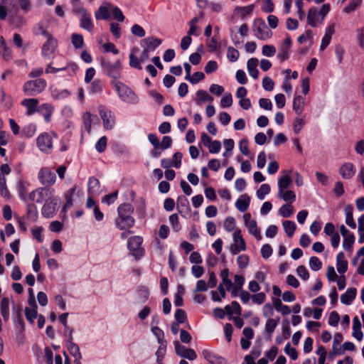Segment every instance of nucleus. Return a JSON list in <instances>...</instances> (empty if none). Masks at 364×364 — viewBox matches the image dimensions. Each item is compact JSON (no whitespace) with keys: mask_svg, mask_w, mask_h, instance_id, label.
I'll use <instances>...</instances> for the list:
<instances>
[{"mask_svg":"<svg viewBox=\"0 0 364 364\" xmlns=\"http://www.w3.org/2000/svg\"><path fill=\"white\" fill-rule=\"evenodd\" d=\"M134 207L129 203H122L117 208V217L115 219V226L122 230H127L132 228L135 224V220L132 217Z\"/></svg>","mask_w":364,"mask_h":364,"instance_id":"1","label":"nucleus"},{"mask_svg":"<svg viewBox=\"0 0 364 364\" xmlns=\"http://www.w3.org/2000/svg\"><path fill=\"white\" fill-rule=\"evenodd\" d=\"M278 198L282 199L283 200L288 203H293L296 200V194L294 191L291 190H284L282 191V193H277Z\"/></svg>","mask_w":364,"mask_h":364,"instance_id":"41","label":"nucleus"},{"mask_svg":"<svg viewBox=\"0 0 364 364\" xmlns=\"http://www.w3.org/2000/svg\"><path fill=\"white\" fill-rule=\"evenodd\" d=\"M80 28L92 33L94 29V23L92 19L91 14L88 12L80 16Z\"/></svg>","mask_w":364,"mask_h":364,"instance_id":"22","label":"nucleus"},{"mask_svg":"<svg viewBox=\"0 0 364 364\" xmlns=\"http://www.w3.org/2000/svg\"><path fill=\"white\" fill-rule=\"evenodd\" d=\"M363 0H351L348 6H345L343 11L350 14L355 11L362 4Z\"/></svg>","mask_w":364,"mask_h":364,"instance_id":"56","label":"nucleus"},{"mask_svg":"<svg viewBox=\"0 0 364 364\" xmlns=\"http://www.w3.org/2000/svg\"><path fill=\"white\" fill-rule=\"evenodd\" d=\"M282 225L287 236L291 237L296 228V223L291 220H284L283 221Z\"/></svg>","mask_w":364,"mask_h":364,"instance_id":"45","label":"nucleus"},{"mask_svg":"<svg viewBox=\"0 0 364 364\" xmlns=\"http://www.w3.org/2000/svg\"><path fill=\"white\" fill-rule=\"evenodd\" d=\"M10 303L11 300L8 297L2 298L0 303L1 314L5 322H7L10 318Z\"/></svg>","mask_w":364,"mask_h":364,"instance_id":"24","label":"nucleus"},{"mask_svg":"<svg viewBox=\"0 0 364 364\" xmlns=\"http://www.w3.org/2000/svg\"><path fill=\"white\" fill-rule=\"evenodd\" d=\"M104 53H112L114 55L119 53V50L115 47L112 43H102V41L99 42Z\"/></svg>","mask_w":364,"mask_h":364,"instance_id":"50","label":"nucleus"},{"mask_svg":"<svg viewBox=\"0 0 364 364\" xmlns=\"http://www.w3.org/2000/svg\"><path fill=\"white\" fill-rule=\"evenodd\" d=\"M134 205L136 207V210L137 213L141 217H144L146 215V203L145 200L143 198H139L134 200Z\"/></svg>","mask_w":364,"mask_h":364,"instance_id":"47","label":"nucleus"},{"mask_svg":"<svg viewBox=\"0 0 364 364\" xmlns=\"http://www.w3.org/2000/svg\"><path fill=\"white\" fill-rule=\"evenodd\" d=\"M174 345L176 353L181 357L190 360H193L197 358L196 353L193 349L181 345L178 341L175 342Z\"/></svg>","mask_w":364,"mask_h":364,"instance_id":"15","label":"nucleus"},{"mask_svg":"<svg viewBox=\"0 0 364 364\" xmlns=\"http://www.w3.org/2000/svg\"><path fill=\"white\" fill-rule=\"evenodd\" d=\"M356 37L358 45L360 48H364V26L359 27L356 29Z\"/></svg>","mask_w":364,"mask_h":364,"instance_id":"64","label":"nucleus"},{"mask_svg":"<svg viewBox=\"0 0 364 364\" xmlns=\"http://www.w3.org/2000/svg\"><path fill=\"white\" fill-rule=\"evenodd\" d=\"M99 114L103 122L105 129L107 130L112 129L115 125L114 114L111 110L102 106L99 107Z\"/></svg>","mask_w":364,"mask_h":364,"instance_id":"9","label":"nucleus"},{"mask_svg":"<svg viewBox=\"0 0 364 364\" xmlns=\"http://www.w3.org/2000/svg\"><path fill=\"white\" fill-rule=\"evenodd\" d=\"M246 227L248 228L250 234L252 235L257 240L262 239L260 230L257 227L256 220H252L251 223Z\"/></svg>","mask_w":364,"mask_h":364,"instance_id":"46","label":"nucleus"},{"mask_svg":"<svg viewBox=\"0 0 364 364\" xmlns=\"http://www.w3.org/2000/svg\"><path fill=\"white\" fill-rule=\"evenodd\" d=\"M250 198L247 194L242 195L235 202L236 208L240 212H245L249 208Z\"/></svg>","mask_w":364,"mask_h":364,"instance_id":"28","label":"nucleus"},{"mask_svg":"<svg viewBox=\"0 0 364 364\" xmlns=\"http://www.w3.org/2000/svg\"><path fill=\"white\" fill-rule=\"evenodd\" d=\"M291 46V39L289 36H287L279 47L277 57L280 61L282 62L289 58Z\"/></svg>","mask_w":364,"mask_h":364,"instance_id":"14","label":"nucleus"},{"mask_svg":"<svg viewBox=\"0 0 364 364\" xmlns=\"http://www.w3.org/2000/svg\"><path fill=\"white\" fill-rule=\"evenodd\" d=\"M70 3L73 7V13L75 15L81 16L88 12L87 9L83 7L80 0H70Z\"/></svg>","mask_w":364,"mask_h":364,"instance_id":"44","label":"nucleus"},{"mask_svg":"<svg viewBox=\"0 0 364 364\" xmlns=\"http://www.w3.org/2000/svg\"><path fill=\"white\" fill-rule=\"evenodd\" d=\"M225 311L227 315L229 316V319H232V316L233 314H236L237 316L241 315V307L239 303L236 301H234L231 303L230 305H226L225 306Z\"/></svg>","mask_w":364,"mask_h":364,"instance_id":"35","label":"nucleus"},{"mask_svg":"<svg viewBox=\"0 0 364 364\" xmlns=\"http://www.w3.org/2000/svg\"><path fill=\"white\" fill-rule=\"evenodd\" d=\"M355 166L350 162L343 164L339 168L338 172L343 179L352 178L355 173Z\"/></svg>","mask_w":364,"mask_h":364,"instance_id":"17","label":"nucleus"},{"mask_svg":"<svg viewBox=\"0 0 364 364\" xmlns=\"http://www.w3.org/2000/svg\"><path fill=\"white\" fill-rule=\"evenodd\" d=\"M354 242H355L354 235L353 234L348 235V236H346V237H343V247L347 251H350L352 249V246L354 244Z\"/></svg>","mask_w":364,"mask_h":364,"instance_id":"60","label":"nucleus"},{"mask_svg":"<svg viewBox=\"0 0 364 364\" xmlns=\"http://www.w3.org/2000/svg\"><path fill=\"white\" fill-rule=\"evenodd\" d=\"M213 97L210 96L207 91L199 90L196 92V103L197 105L200 106L202 102H213Z\"/></svg>","mask_w":364,"mask_h":364,"instance_id":"39","label":"nucleus"},{"mask_svg":"<svg viewBox=\"0 0 364 364\" xmlns=\"http://www.w3.org/2000/svg\"><path fill=\"white\" fill-rule=\"evenodd\" d=\"M343 341V336L341 333H336L334 335L333 342V353L334 354H343V352L341 351V348H338V346L341 344Z\"/></svg>","mask_w":364,"mask_h":364,"instance_id":"48","label":"nucleus"},{"mask_svg":"<svg viewBox=\"0 0 364 364\" xmlns=\"http://www.w3.org/2000/svg\"><path fill=\"white\" fill-rule=\"evenodd\" d=\"M110 12L112 13L113 18L119 22H123L125 16H124L122 10L116 6L111 4Z\"/></svg>","mask_w":364,"mask_h":364,"instance_id":"54","label":"nucleus"},{"mask_svg":"<svg viewBox=\"0 0 364 364\" xmlns=\"http://www.w3.org/2000/svg\"><path fill=\"white\" fill-rule=\"evenodd\" d=\"M294 213V208L291 204L287 203L280 207L279 214L284 218L290 217Z\"/></svg>","mask_w":364,"mask_h":364,"instance_id":"52","label":"nucleus"},{"mask_svg":"<svg viewBox=\"0 0 364 364\" xmlns=\"http://www.w3.org/2000/svg\"><path fill=\"white\" fill-rule=\"evenodd\" d=\"M279 318H268L265 323L264 336L267 340H271L272 334L278 325Z\"/></svg>","mask_w":364,"mask_h":364,"instance_id":"23","label":"nucleus"},{"mask_svg":"<svg viewBox=\"0 0 364 364\" xmlns=\"http://www.w3.org/2000/svg\"><path fill=\"white\" fill-rule=\"evenodd\" d=\"M204 77H205V75H204L203 73H202V72H196L191 77L186 76L185 79L186 80H188L192 84H197L198 82H199L200 81L203 80Z\"/></svg>","mask_w":364,"mask_h":364,"instance_id":"61","label":"nucleus"},{"mask_svg":"<svg viewBox=\"0 0 364 364\" xmlns=\"http://www.w3.org/2000/svg\"><path fill=\"white\" fill-rule=\"evenodd\" d=\"M291 183L290 173L287 172L285 176H281L278 179V192L282 193L284 190H288Z\"/></svg>","mask_w":364,"mask_h":364,"instance_id":"31","label":"nucleus"},{"mask_svg":"<svg viewBox=\"0 0 364 364\" xmlns=\"http://www.w3.org/2000/svg\"><path fill=\"white\" fill-rule=\"evenodd\" d=\"M142 43L145 46V49L148 50L149 51H154L161 44L162 41L156 37L151 36L144 38L142 41Z\"/></svg>","mask_w":364,"mask_h":364,"instance_id":"26","label":"nucleus"},{"mask_svg":"<svg viewBox=\"0 0 364 364\" xmlns=\"http://www.w3.org/2000/svg\"><path fill=\"white\" fill-rule=\"evenodd\" d=\"M73 46L76 49L82 48L84 46V38L82 35L78 33H73L71 36Z\"/></svg>","mask_w":364,"mask_h":364,"instance_id":"51","label":"nucleus"},{"mask_svg":"<svg viewBox=\"0 0 364 364\" xmlns=\"http://www.w3.org/2000/svg\"><path fill=\"white\" fill-rule=\"evenodd\" d=\"M111 4L104 2L95 13L97 20H107L109 18Z\"/></svg>","mask_w":364,"mask_h":364,"instance_id":"20","label":"nucleus"},{"mask_svg":"<svg viewBox=\"0 0 364 364\" xmlns=\"http://www.w3.org/2000/svg\"><path fill=\"white\" fill-rule=\"evenodd\" d=\"M305 124L304 117H297L293 122V129L296 134H298Z\"/></svg>","mask_w":364,"mask_h":364,"instance_id":"55","label":"nucleus"},{"mask_svg":"<svg viewBox=\"0 0 364 364\" xmlns=\"http://www.w3.org/2000/svg\"><path fill=\"white\" fill-rule=\"evenodd\" d=\"M38 100L35 98L24 99L21 102V105L26 108V114L28 116L32 115L35 112H38Z\"/></svg>","mask_w":364,"mask_h":364,"instance_id":"19","label":"nucleus"},{"mask_svg":"<svg viewBox=\"0 0 364 364\" xmlns=\"http://www.w3.org/2000/svg\"><path fill=\"white\" fill-rule=\"evenodd\" d=\"M100 181L95 177H90L87 182L88 193L91 196L98 194L100 191Z\"/></svg>","mask_w":364,"mask_h":364,"instance_id":"32","label":"nucleus"},{"mask_svg":"<svg viewBox=\"0 0 364 364\" xmlns=\"http://www.w3.org/2000/svg\"><path fill=\"white\" fill-rule=\"evenodd\" d=\"M101 66L103 72L109 77L117 80L121 77V70L122 69V63L120 60H117L114 63H111L106 60L101 61Z\"/></svg>","mask_w":364,"mask_h":364,"instance_id":"4","label":"nucleus"},{"mask_svg":"<svg viewBox=\"0 0 364 364\" xmlns=\"http://www.w3.org/2000/svg\"><path fill=\"white\" fill-rule=\"evenodd\" d=\"M357 294L355 288H349L341 296V303L346 305H350L355 299Z\"/></svg>","mask_w":364,"mask_h":364,"instance_id":"29","label":"nucleus"},{"mask_svg":"<svg viewBox=\"0 0 364 364\" xmlns=\"http://www.w3.org/2000/svg\"><path fill=\"white\" fill-rule=\"evenodd\" d=\"M253 31L255 36L260 40L266 41L272 37V32L267 27L264 21L255 23Z\"/></svg>","mask_w":364,"mask_h":364,"instance_id":"10","label":"nucleus"},{"mask_svg":"<svg viewBox=\"0 0 364 364\" xmlns=\"http://www.w3.org/2000/svg\"><path fill=\"white\" fill-rule=\"evenodd\" d=\"M47 86L46 80L38 78L36 80H28L24 83L23 90L28 96H36L42 92Z\"/></svg>","mask_w":364,"mask_h":364,"instance_id":"3","label":"nucleus"},{"mask_svg":"<svg viewBox=\"0 0 364 364\" xmlns=\"http://www.w3.org/2000/svg\"><path fill=\"white\" fill-rule=\"evenodd\" d=\"M16 188H17V191H18V194L20 199L22 200L23 201H26L27 191H26V186L24 185V183L23 181H19L17 183Z\"/></svg>","mask_w":364,"mask_h":364,"instance_id":"62","label":"nucleus"},{"mask_svg":"<svg viewBox=\"0 0 364 364\" xmlns=\"http://www.w3.org/2000/svg\"><path fill=\"white\" fill-rule=\"evenodd\" d=\"M306 19L307 24L313 28L317 27L323 22V20L321 18L318 13V9L314 6H312L309 9Z\"/></svg>","mask_w":364,"mask_h":364,"instance_id":"13","label":"nucleus"},{"mask_svg":"<svg viewBox=\"0 0 364 364\" xmlns=\"http://www.w3.org/2000/svg\"><path fill=\"white\" fill-rule=\"evenodd\" d=\"M112 85L122 102L129 105H136L139 103V97L128 85L120 81L112 82Z\"/></svg>","mask_w":364,"mask_h":364,"instance_id":"2","label":"nucleus"},{"mask_svg":"<svg viewBox=\"0 0 364 364\" xmlns=\"http://www.w3.org/2000/svg\"><path fill=\"white\" fill-rule=\"evenodd\" d=\"M305 105V99L301 95H295L293 100V110L294 112L301 115L304 111Z\"/></svg>","mask_w":364,"mask_h":364,"instance_id":"27","label":"nucleus"},{"mask_svg":"<svg viewBox=\"0 0 364 364\" xmlns=\"http://www.w3.org/2000/svg\"><path fill=\"white\" fill-rule=\"evenodd\" d=\"M258 63L259 60L256 58H252L247 62V68L249 75L255 80L259 77V70L257 69Z\"/></svg>","mask_w":364,"mask_h":364,"instance_id":"25","label":"nucleus"},{"mask_svg":"<svg viewBox=\"0 0 364 364\" xmlns=\"http://www.w3.org/2000/svg\"><path fill=\"white\" fill-rule=\"evenodd\" d=\"M53 107L48 103L42 104L38 107V112L42 113L43 115L44 119L46 122H49L50 120L51 115L53 112Z\"/></svg>","mask_w":364,"mask_h":364,"instance_id":"36","label":"nucleus"},{"mask_svg":"<svg viewBox=\"0 0 364 364\" xmlns=\"http://www.w3.org/2000/svg\"><path fill=\"white\" fill-rule=\"evenodd\" d=\"M235 245L232 247L231 251L233 255H237L240 251H244L246 249V245L242 236L241 230L236 229L232 235Z\"/></svg>","mask_w":364,"mask_h":364,"instance_id":"12","label":"nucleus"},{"mask_svg":"<svg viewBox=\"0 0 364 364\" xmlns=\"http://www.w3.org/2000/svg\"><path fill=\"white\" fill-rule=\"evenodd\" d=\"M271 191L270 186L267 183H263L260 186L259 188L257 191V197L259 200L264 199L265 196Z\"/></svg>","mask_w":364,"mask_h":364,"instance_id":"53","label":"nucleus"},{"mask_svg":"<svg viewBox=\"0 0 364 364\" xmlns=\"http://www.w3.org/2000/svg\"><path fill=\"white\" fill-rule=\"evenodd\" d=\"M58 46V41L56 39L49 36L47 41L42 46V55L45 58H50L54 53Z\"/></svg>","mask_w":364,"mask_h":364,"instance_id":"16","label":"nucleus"},{"mask_svg":"<svg viewBox=\"0 0 364 364\" xmlns=\"http://www.w3.org/2000/svg\"><path fill=\"white\" fill-rule=\"evenodd\" d=\"M276 53V48L273 45H264L262 48V54L265 57H272Z\"/></svg>","mask_w":364,"mask_h":364,"instance_id":"63","label":"nucleus"},{"mask_svg":"<svg viewBox=\"0 0 364 364\" xmlns=\"http://www.w3.org/2000/svg\"><path fill=\"white\" fill-rule=\"evenodd\" d=\"M76 191V186H73V188L68 190L65 194L64 197L65 199V205L63 208L62 211L63 213H66L67 210L73 205V196Z\"/></svg>","mask_w":364,"mask_h":364,"instance_id":"34","label":"nucleus"},{"mask_svg":"<svg viewBox=\"0 0 364 364\" xmlns=\"http://www.w3.org/2000/svg\"><path fill=\"white\" fill-rule=\"evenodd\" d=\"M202 355L210 364H225V360L223 357L208 349H204L202 351Z\"/></svg>","mask_w":364,"mask_h":364,"instance_id":"18","label":"nucleus"},{"mask_svg":"<svg viewBox=\"0 0 364 364\" xmlns=\"http://www.w3.org/2000/svg\"><path fill=\"white\" fill-rule=\"evenodd\" d=\"M36 132V126L34 124H28L22 129V134L27 138L32 137Z\"/></svg>","mask_w":364,"mask_h":364,"instance_id":"57","label":"nucleus"},{"mask_svg":"<svg viewBox=\"0 0 364 364\" xmlns=\"http://www.w3.org/2000/svg\"><path fill=\"white\" fill-rule=\"evenodd\" d=\"M170 225L175 232H178L181 229V226L179 223L178 216L176 213L172 214L168 218Z\"/></svg>","mask_w":364,"mask_h":364,"instance_id":"58","label":"nucleus"},{"mask_svg":"<svg viewBox=\"0 0 364 364\" xmlns=\"http://www.w3.org/2000/svg\"><path fill=\"white\" fill-rule=\"evenodd\" d=\"M309 267L313 271H318L322 267V262L318 257L312 256L309 259Z\"/></svg>","mask_w":364,"mask_h":364,"instance_id":"59","label":"nucleus"},{"mask_svg":"<svg viewBox=\"0 0 364 364\" xmlns=\"http://www.w3.org/2000/svg\"><path fill=\"white\" fill-rule=\"evenodd\" d=\"M50 94L54 100H63L70 96V92L67 89L51 88Z\"/></svg>","mask_w":364,"mask_h":364,"instance_id":"38","label":"nucleus"},{"mask_svg":"<svg viewBox=\"0 0 364 364\" xmlns=\"http://www.w3.org/2000/svg\"><path fill=\"white\" fill-rule=\"evenodd\" d=\"M0 53L6 60H9L12 58L11 50L7 46L3 36L0 37Z\"/></svg>","mask_w":364,"mask_h":364,"instance_id":"37","label":"nucleus"},{"mask_svg":"<svg viewBox=\"0 0 364 364\" xmlns=\"http://www.w3.org/2000/svg\"><path fill=\"white\" fill-rule=\"evenodd\" d=\"M38 178L43 186L50 188L55 183L56 176L50 168L43 167L38 173Z\"/></svg>","mask_w":364,"mask_h":364,"instance_id":"7","label":"nucleus"},{"mask_svg":"<svg viewBox=\"0 0 364 364\" xmlns=\"http://www.w3.org/2000/svg\"><path fill=\"white\" fill-rule=\"evenodd\" d=\"M66 344V348L70 354L74 358V360L82 359V354L77 344L74 342H70Z\"/></svg>","mask_w":364,"mask_h":364,"instance_id":"40","label":"nucleus"},{"mask_svg":"<svg viewBox=\"0 0 364 364\" xmlns=\"http://www.w3.org/2000/svg\"><path fill=\"white\" fill-rule=\"evenodd\" d=\"M25 315L26 319L31 323H33L35 319L38 317V313H37V306H35V307L28 308L26 307L25 309Z\"/></svg>","mask_w":364,"mask_h":364,"instance_id":"49","label":"nucleus"},{"mask_svg":"<svg viewBox=\"0 0 364 364\" xmlns=\"http://www.w3.org/2000/svg\"><path fill=\"white\" fill-rule=\"evenodd\" d=\"M77 69V67L74 64L55 68L52 66V63H50L46 69V73H56L60 71L69 70V75H73L76 72Z\"/></svg>","mask_w":364,"mask_h":364,"instance_id":"21","label":"nucleus"},{"mask_svg":"<svg viewBox=\"0 0 364 364\" xmlns=\"http://www.w3.org/2000/svg\"><path fill=\"white\" fill-rule=\"evenodd\" d=\"M54 192V189L43 186L31 192L28 198L31 201L42 203L43 201L46 202L51 199L53 197Z\"/></svg>","mask_w":364,"mask_h":364,"instance_id":"6","label":"nucleus"},{"mask_svg":"<svg viewBox=\"0 0 364 364\" xmlns=\"http://www.w3.org/2000/svg\"><path fill=\"white\" fill-rule=\"evenodd\" d=\"M143 237L139 235L131 237L127 241V248L131 252L132 255L136 259H140L144 255L145 250L141 247Z\"/></svg>","mask_w":364,"mask_h":364,"instance_id":"5","label":"nucleus"},{"mask_svg":"<svg viewBox=\"0 0 364 364\" xmlns=\"http://www.w3.org/2000/svg\"><path fill=\"white\" fill-rule=\"evenodd\" d=\"M60 199L52 197L49 200L46 201L41 209V214L43 217L52 218L58 210Z\"/></svg>","mask_w":364,"mask_h":364,"instance_id":"11","label":"nucleus"},{"mask_svg":"<svg viewBox=\"0 0 364 364\" xmlns=\"http://www.w3.org/2000/svg\"><path fill=\"white\" fill-rule=\"evenodd\" d=\"M346 215V223L352 229L356 228V223L353 219V207L352 205H347L344 208Z\"/></svg>","mask_w":364,"mask_h":364,"instance_id":"30","label":"nucleus"},{"mask_svg":"<svg viewBox=\"0 0 364 364\" xmlns=\"http://www.w3.org/2000/svg\"><path fill=\"white\" fill-rule=\"evenodd\" d=\"M36 144L41 152L49 154L53 149L51 136L46 132L41 134L36 139Z\"/></svg>","mask_w":364,"mask_h":364,"instance_id":"8","label":"nucleus"},{"mask_svg":"<svg viewBox=\"0 0 364 364\" xmlns=\"http://www.w3.org/2000/svg\"><path fill=\"white\" fill-rule=\"evenodd\" d=\"M13 316L15 324L23 329L24 323L21 316V309L20 307H16L14 304L13 306Z\"/></svg>","mask_w":364,"mask_h":364,"instance_id":"43","label":"nucleus"},{"mask_svg":"<svg viewBox=\"0 0 364 364\" xmlns=\"http://www.w3.org/2000/svg\"><path fill=\"white\" fill-rule=\"evenodd\" d=\"M95 119H97V117L96 115L92 114L90 112H85L82 116V121H83V125L84 129L87 132H90L92 127V123Z\"/></svg>","mask_w":364,"mask_h":364,"instance_id":"42","label":"nucleus"},{"mask_svg":"<svg viewBox=\"0 0 364 364\" xmlns=\"http://www.w3.org/2000/svg\"><path fill=\"white\" fill-rule=\"evenodd\" d=\"M336 267L340 274H344L348 269V262L345 259L343 252H341L336 257Z\"/></svg>","mask_w":364,"mask_h":364,"instance_id":"33","label":"nucleus"}]
</instances>
